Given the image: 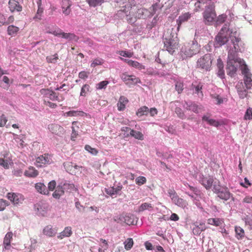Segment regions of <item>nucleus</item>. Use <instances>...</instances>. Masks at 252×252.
I'll use <instances>...</instances> for the list:
<instances>
[{
	"label": "nucleus",
	"mask_w": 252,
	"mask_h": 252,
	"mask_svg": "<svg viewBox=\"0 0 252 252\" xmlns=\"http://www.w3.org/2000/svg\"><path fill=\"white\" fill-rule=\"evenodd\" d=\"M236 61L240 64L242 73L244 76V81L245 86L247 89H250L252 86V74L250 72L249 69L243 59L239 58Z\"/></svg>",
	"instance_id": "nucleus-3"
},
{
	"label": "nucleus",
	"mask_w": 252,
	"mask_h": 252,
	"mask_svg": "<svg viewBox=\"0 0 252 252\" xmlns=\"http://www.w3.org/2000/svg\"><path fill=\"white\" fill-rule=\"evenodd\" d=\"M207 222L209 224L219 226L221 225L224 221L222 219L220 218H210L208 219Z\"/></svg>",
	"instance_id": "nucleus-28"
},
{
	"label": "nucleus",
	"mask_w": 252,
	"mask_h": 252,
	"mask_svg": "<svg viewBox=\"0 0 252 252\" xmlns=\"http://www.w3.org/2000/svg\"><path fill=\"white\" fill-rule=\"evenodd\" d=\"M213 58L210 54H206L198 59L197 66L199 67L208 70L212 65Z\"/></svg>",
	"instance_id": "nucleus-4"
},
{
	"label": "nucleus",
	"mask_w": 252,
	"mask_h": 252,
	"mask_svg": "<svg viewBox=\"0 0 252 252\" xmlns=\"http://www.w3.org/2000/svg\"><path fill=\"white\" fill-rule=\"evenodd\" d=\"M35 188L39 193L43 194H48V190L46 186L41 183H38L35 185Z\"/></svg>",
	"instance_id": "nucleus-30"
},
{
	"label": "nucleus",
	"mask_w": 252,
	"mask_h": 252,
	"mask_svg": "<svg viewBox=\"0 0 252 252\" xmlns=\"http://www.w3.org/2000/svg\"><path fill=\"white\" fill-rule=\"evenodd\" d=\"M84 112L82 111H69L66 113V114L68 116H75L77 115H82Z\"/></svg>",
	"instance_id": "nucleus-55"
},
{
	"label": "nucleus",
	"mask_w": 252,
	"mask_h": 252,
	"mask_svg": "<svg viewBox=\"0 0 252 252\" xmlns=\"http://www.w3.org/2000/svg\"><path fill=\"white\" fill-rule=\"evenodd\" d=\"M149 113V108L146 106H143L139 108L136 112V115L138 117H141L144 115L147 116Z\"/></svg>",
	"instance_id": "nucleus-33"
},
{
	"label": "nucleus",
	"mask_w": 252,
	"mask_h": 252,
	"mask_svg": "<svg viewBox=\"0 0 252 252\" xmlns=\"http://www.w3.org/2000/svg\"><path fill=\"white\" fill-rule=\"evenodd\" d=\"M202 120L206 122L208 125L215 127H218L220 125V123L219 121L211 118L210 114H209L204 115L202 117Z\"/></svg>",
	"instance_id": "nucleus-22"
},
{
	"label": "nucleus",
	"mask_w": 252,
	"mask_h": 252,
	"mask_svg": "<svg viewBox=\"0 0 252 252\" xmlns=\"http://www.w3.org/2000/svg\"><path fill=\"white\" fill-rule=\"evenodd\" d=\"M227 15L225 14L220 15L218 17H216V24L217 25H220L223 23L227 19Z\"/></svg>",
	"instance_id": "nucleus-40"
},
{
	"label": "nucleus",
	"mask_w": 252,
	"mask_h": 252,
	"mask_svg": "<svg viewBox=\"0 0 252 252\" xmlns=\"http://www.w3.org/2000/svg\"><path fill=\"white\" fill-rule=\"evenodd\" d=\"M119 55L123 57L130 58L133 54L126 51H121L119 52Z\"/></svg>",
	"instance_id": "nucleus-58"
},
{
	"label": "nucleus",
	"mask_w": 252,
	"mask_h": 252,
	"mask_svg": "<svg viewBox=\"0 0 252 252\" xmlns=\"http://www.w3.org/2000/svg\"><path fill=\"white\" fill-rule=\"evenodd\" d=\"M212 98L215 99L217 101L216 104L218 105L223 103V99L218 94H213L211 95Z\"/></svg>",
	"instance_id": "nucleus-50"
},
{
	"label": "nucleus",
	"mask_w": 252,
	"mask_h": 252,
	"mask_svg": "<svg viewBox=\"0 0 252 252\" xmlns=\"http://www.w3.org/2000/svg\"><path fill=\"white\" fill-rule=\"evenodd\" d=\"M172 200L176 205L181 207H185L188 205L187 202L183 199L179 198L178 195L173 197Z\"/></svg>",
	"instance_id": "nucleus-27"
},
{
	"label": "nucleus",
	"mask_w": 252,
	"mask_h": 252,
	"mask_svg": "<svg viewBox=\"0 0 252 252\" xmlns=\"http://www.w3.org/2000/svg\"><path fill=\"white\" fill-rule=\"evenodd\" d=\"M103 60L101 58L94 59L91 64V67H94L97 65H101L103 63Z\"/></svg>",
	"instance_id": "nucleus-49"
},
{
	"label": "nucleus",
	"mask_w": 252,
	"mask_h": 252,
	"mask_svg": "<svg viewBox=\"0 0 252 252\" xmlns=\"http://www.w3.org/2000/svg\"><path fill=\"white\" fill-rule=\"evenodd\" d=\"M147 182L146 178L144 176H139L135 179V183L139 186L145 184Z\"/></svg>",
	"instance_id": "nucleus-48"
},
{
	"label": "nucleus",
	"mask_w": 252,
	"mask_h": 252,
	"mask_svg": "<svg viewBox=\"0 0 252 252\" xmlns=\"http://www.w3.org/2000/svg\"><path fill=\"white\" fill-rule=\"evenodd\" d=\"M121 77L126 84H135L140 82L139 78L134 75H129L126 73H124L121 75Z\"/></svg>",
	"instance_id": "nucleus-11"
},
{
	"label": "nucleus",
	"mask_w": 252,
	"mask_h": 252,
	"mask_svg": "<svg viewBox=\"0 0 252 252\" xmlns=\"http://www.w3.org/2000/svg\"><path fill=\"white\" fill-rule=\"evenodd\" d=\"M235 231L236 233V237L237 239L240 240L244 237L245 231L241 227L237 226H235Z\"/></svg>",
	"instance_id": "nucleus-31"
},
{
	"label": "nucleus",
	"mask_w": 252,
	"mask_h": 252,
	"mask_svg": "<svg viewBox=\"0 0 252 252\" xmlns=\"http://www.w3.org/2000/svg\"><path fill=\"white\" fill-rule=\"evenodd\" d=\"M214 191L217 193L218 197L222 200H227L230 198L231 193L227 188H221L220 186H214Z\"/></svg>",
	"instance_id": "nucleus-8"
},
{
	"label": "nucleus",
	"mask_w": 252,
	"mask_h": 252,
	"mask_svg": "<svg viewBox=\"0 0 252 252\" xmlns=\"http://www.w3.org/2000/svg\"><path fill=\"white\" fill-rule=\"evenodd\" d=\"M58 231L57 227H53L51 225H48L45 226L43 230V234L48 237H54Z\"/></svg>",
	"instance_id": "nucleus-18"
},
{
	"label": "nucleus",
	"mask_w": 252,
	"mask_h": 252,
	"mask_svg": "<svg viewBox=\"0 0 252 252\" xmlns=\"http://www.w3.org/2000/svg\"><path fill=\"white\" fill-rule=\"evenodd\" d=\"M245 120H251L252 119V108L251 107L248 108L245 112L244 116Z\"/></svg>",
	"instance_id": "nucleus-45"
},
{
	"label": "nucleus",
	"mask_w": 252,
	"mask_h": 252,
	"mask_svg": "<svg viewBox=\"0 0 252 252\" xmlns=\"http://www.w3.org/2000/svg\"><path fill=\"white\" fill-rule=\"evenodd\" d=\"M200 46L196 42L192 41L182 46L181 54L183 59L191 57L194 55L199 53Z\"/></svg>",
	"instance_id": "nucleus-1"
},
{
	"label": "nucleus",
	"mask_w": 252,
	"mask_h": 252,
	"mask_svg": "<svg viewBox=\"0 0 252 252\" xmlns=\"http://www.w3.org/2000/svg\"><path fill=\"white\" fill-rule=\"evenodd\" d=\"M104 0H87V2L90 6L95 7L101 4Z\"/></svg>",
	"instance_id": "nucleus-46"
},
{
	"label": "nucleus",
	"mask_w": 252,
	"mask_h": 252,
	"mask_svg": "<svg viewBox=\"0 0 252 252\" xmlns=\"http://www.w3.org/2000/svg\"><path fill=\"white\" fill-rule=\"evenodd\" d=\"M128 100L124 96H121L117 103L118 110L119 111H123L126 108V106L127 104Z\"/></svg>",
	"instance_id": "nucleus-23"
},
{
	"label": "nucleus",
	"mask_w": 252,
	"mask_h": 252,
	"mask_svg": "<svg viewBox=\"0 0 252 252\" xmlns=\"http://www.w3.org/2000/svg\"><path fill=\"white\" fill-rule=\"evenodd\" d=\"M56 183L54 180L50 182L48 184V189L53 191L56 188Z\"/></svg>",
	"instance_id": "nucleus-64"
},
{
	"label": "nucleus",
	"mask_w": 252,
	"mask_h": 252,
	"mask_svg": "<svg viewBox=\"0 0 252 252\" xmlns=\"http://www.w3.org/2000/svg\"><path fill=\"white\" fill-rule=\"evenodd\" d=\"M19 31V28L14 25H10L7 27V33L11 36H15Z\"/></svg>",
	"instance_id": "nucleus-32"
},
{
	"label": "nucleus",
	"mask_w": 252,
	"mask_h": 252,
	"mask_svg": "<svg viewBox=\"0 0 252 252\" xmlns=\"http://www.w3.org/2000/svg\"><path fill=\"white\" fill-rule=\"evenodd\" d=\"M12 237V232H7L4 238L3 244H11Z\"/></svg>",
	"instance_id": "nucleus-43"
},
{
	"label": "nucleus",
	"mask_w": 252,
	"mask_h": 252,
	"mask_svg": "<svg viewBox=\"0 0 252 252\" xmlns=\"http://www.w3.org/2000/svg\"><path fill=\"white\" fill-rule=\"evenodd\" d=\"M109 82L108 81H103L99 83H98L96 85L97 89H102L103 88H105L106 86L108 84Z\"/></svg>",
	"instance_id": "nucleus-54"
},
{
	"label": "nucleus",
	"mask_w": 252,
	"mask_h": 252,
	"mask_svg": "<svg viewBox=\"0 0 252 252\" xmlns=\"http://www.w3.org/2000/svg\"><path fill=\"white\" fill-rule=\"evenodd\" d=\"M64 193V190L62 187L58 186L55 191L53 192V197L56 199H59Z\"/></svg>",
	"instance_id": "nucleus-34"
},
{
	"label": "nucleus",
	"mask_w": 252,
	"mask_h": 252,
	"mask_svg": "<svg viewBox=\"0 0 252 252\" xmlns=\"http://www.w3.org/2000/svg\"><path fill=\"white\" fill-rule=\"evenodd\" d=\"M164 47L170 54H173L178 47V42L177 40L165 38L163 39Z\"/></svg>",
	"instance_id": "nucleus-7"
},
{
	"label": "nucleus",
	"mask_w": 252,
	"mask_h": 252,
	"mask_svg": "<svg viewBox=\"0 0 252 252\" xmlns=\"http://www.w3.org/2000/svg\"><path fill=\"white\" fill-rule=\"evenodd\" d=\"M7 197L14 204L21 203L24 200V196L20 193L9 192L7 194Z\"/></svg>",
	"instance_id": "nucleus-13"
},
{
	"label": "nucleus",
	"mask_w": 252,
	"mask_h": 252,
	"mask_svg": "<svg viewBox=\"0 0 252 252\" xmlns=\"http://www.w3.org/2000/svg\"><path fill=\"white\" fill-rule=\"evenodd\" d=\"M203 85L201 83H198L197 85H195L194 83H192L191 85V89L195 90V93L196 94H201V96H203V93L202 92Z\"/></svg>",
	"instance_id": "nucleus-36"
},
{
	"label": "nucleus",
	"mask_w": 252,
	"mask_h": 252,
	"mask_svg": "<svg viewBox=\"0 0 252 252\" xmlns=\"http://www.w3.org/2000/svg\"><path fill=\"white\" fill-rule=\"evenodd\" d=\"M186 108L188 110L192 111L194 113H198V107L194 103L187 104Z\"/></svg>",
	"instance_id": "nucleus-41"
},
{
	"label": "nucleus",
	"mask_w": 252,
	"mask_h": 252,
	"mask_svg": "<svg viewBox=\"0 0 252 252\" xmlns=\"http://www.w3.org/2000/svg\"><path fill=\"white\" fill-rule=\"evenodd\" d=\"M124 222L127 225H133L134 224V216L132 215H125L124 217Z\"/></svg>",
	"instance_id": "nucleus-38"
},
{
	"label": "nucleus",
	"mask_w": 252,
	"mask_h": 252,
	"mask_svg": "<svg viewBox=\"0 0 252 252\" xmlns=\"http://www.w3.org/2000/svg\"><path fill=\"white\" fill-rule=\"evenodd\" d=\"M40 93L44 97L48 98L52 101H59L58 95L49 89H42L40 90Z\"/></svg>",
	"instance_id": "nucleus-10"
},
{
	"label": "nucleus",
	"mask_w": 252,
	"mask_h": 252,
	"mask_svg": "<svg viewBox=\"0 0 252 252\" xmlns=\"http://www.w3.org/2000/svg\"><path fill=\"white\" fill-rule=\"evenodd\" d=\"M8 7L12 13L16 11L21 12L22 10V6L16 0H9L8 1Z\"/></svg>",
	"instance_id": "nucleus-15"
},
{
	"label": "nucleus",
	"mask_w": 252,
	"mask_h": 252,
	"mask_svg": "<svg viewBox=\"0 0 252 252\" xmlns=\"http://www.w3.org/2000/svg\"><path fill=\"white\" fill-rule=\"evenodd\" d=\"M58 59V54H55L53 55L47 56L46 57V61L48 63H56Z\"/></svg>",
	"instance_id": "nucleus-42"
},
{
	"label": "nucleus",
	"mask_w": 252,
	"mask_h": 252,
	"mask_svg": "<svg viewBox=\"0 0 252 252\" xmlns=\"http://www.w3.org/2000/svg\"><path fill=\"white\" fill-rule=\"evenodd\" d=\"M8 205V202L3 199H0V211H3Z\"/></svg>",
	"instance_id": "nucleus-56"
},
{
	"label": "nucleus",
	"mask_w": 252,
	"mask_h": 252,
	"mask_svg": "<svg viewBox=\"0 0 252 252\" xmlns=\"http://www.w3.org/2000/svg\"><path fill=\"white\" fill-rule=\"evenodd\" d=\"M207 227L204 222H196L193 224L192 232L195 235H199L200 233L206 230Z\"/></svg>",
	"instance_id": "nucleus-14"
},
{
	"label": "nucleus",
	"mask_w": 252,
	"mask_h": 252,
	"mask_svg": "<svg viewBox=\"0 0 252 252\" xmlns=\"http://www.w3.org/2000/svg\"><path fill=\"white\" fill-rule=\"evenodd\" d=\"M215 6L208 7L203 12L204 21L205 24L211 25L215 21L216 18V13L215 10Z\"/></svg>",
	"instance_id": "nucleus-5"
},
{
	"label": "nucleus",
	"mask_w": 252,
	"mask_h": 252,
	"mask_svg": "<svg viewBox=\"0 0 252 252\" xmlns=\"http://www.w3.org/2000/svg\"><path fill=\"white\" fill-rule=\"evenodd\" d=\"M130 135L134 137L135 139L138 140H143V135L140 131H137L133 129L130 130Z\"/></svg>",
	"instance_id": "nucleus-37"
},
{
	"label": "nucleus",
	"mask_w": 252,
	"mask_h": 252,
	"mask_svg": "<svg viewBox=\"0 0 252 252\" xmlns=\"http://www.w3.org/2000/svg\"><path fill=\"white\" fill-rule=\"evenodd\" d=\"M90 86L89 85L85 84L82 87L80 95L81 96H86L87 92L89 91Z\"/></svg>",
	"instance_id": "nucleus-52"
},
{
	"label": "nucleus",
	"mask_w": 252,
	"mask_h": 252,
	"mask_svg": "<svg viewBox=\"0 0 252 252\" xmlns=\"http://www.w3.org/2000/svg\"><path fill=\"white\" fill-rule=\"evenodd\" d=\"M228 30L227 25L225 24L215 36L214 44L215 48L221 47L228 41Z\"/></svg>",
	"instance_id": "nucleus-2"
},
{
	"label": "nucleus",
	"mask_w": 252,
	"mask_h": 252,
	"mask_svg": "<svg viewBox=\"0 0 252 252\" xmlns=\"http://www.w3.org/2000/svg\"><path fill=\"white\" fill-rule=\"evenodd\" d=\"M48 129L52 133L56 135L61 134L63 131V128L62 126L55 124L49 125L48 126Z\"/></svg>",
	"instance_id": "nucleus-21"
},
{
	"label": "nucleus",
	"mask_w": 252,
	"mask_h": 252,
	"mask_svg": "<svg viewBox=\"0 0 252 252\" xmlns=\"http://www.w3.org/2000/svg\"><path fill=\"white\" fill-rule=\"evenodd\" d=\"M6 18L5 15L0 12V27L5 25Z\"/></svg>",
	"instance_id": "nucleus-62"
},
{
	"label": "nucleus",
	"mask_w": 252,
	"mask_h": 252,
	"mask_svg": "<svg viewBox=\"0 0 252 252\" xmlns=\"http://www.w3.org/2000/svg\"><path fill=\"white\" fill-rule=\"evenodd\" d=\"M125 248L127 250H130L133 246V241L132 238L127 239L124 242Z\"/></svg>",
	"instance_id": "nucleus-44"
},
{
	"label": "nucleus",
	"mask_w": 252,
	"mask_h": 252,
	"mask_svg": "<svg viewBox=\"0 0 252 252\" xmlns=\"http://www.w3.org/2000/svg\"><path fill=\"white\" fill-rule=\"evenodd\" d=\"M72 234L71 227L70 226L65 227L64 230L58 235V239H63L64 237H69Z\"/></svg>",
	"instance_id": "nucleus-24"
},
{
	"label": "nucleus",
	"mask_w": 252,
	"mask_h": 252,
	"mask_svg": "<svg viewBox=\"0 0 252 252\" xmlns=\"http://www.w3.org/2000/svg\"><path fill=\"white\" fill-rule=\"evenodd\" d=\"M121 60L124 61L125 63H127L129 66H132L139 70H142L145 69V66L139 63V62L131 60L125 59L122 58H120Z\"/></svg>",
	"instance_id": "nucleus-20"
},
{
	"label": "nucleus",
	"mask_w": 252,
	"mask_h": 252,
	"mask_svg": "<svg viewBox=\"0 0 252 252\" xmlns=\"http://www.w3.org/2000/svg\"><path fill=\"white\" fill-rule=\"evenodd\" d=\"M52 161L51 156L48 154H45L36 158L35 165L38 167H41L47 164H50Z\"/></svg>",
	"instance_id": "nucleus-9"
},
{
	"label": "nucleus",
	"mask_w": 252,
	"mask_h": 252,
	"mask_svg": "<svg viewBox=\"0 0 252 252\" xmlns=\"http://www.w3.org/2000/svg\"><path fill=\"white\" fill-rule=\"evenodd\" d=\"M122 189V186H117L116 188L110 187L105 189V191L107 194L113 197V195H116L118 192L121 190Z\"/></svg>",
	"instance_id": "nucleus-25"
},
{
	"label": "nucleus",
	"mask_w": 252,
	"mask_h": 252,
	"mask_svg": "<svg viewBox=\"0 0 252 252\" xmlns=\"http://www.w3.org/2000/svg\"><path fill=\"white\" fill-rule=\"evenodd\" d=\"M43 7L42 6L38 7V9L37 10L36 14L33 17L34 19H37L40 20L41 19L42 15L43 12Z\"/></svg>",
	"instance_id": "nucleus-47"
},
{
	"label": "nucleus",
	"mask_w": 252,
	"mask_h": 252,
	"mask_svg": "<svg viewBox=\"0 0 252 252\" xmlns=\"http://www.w3.org/2000/svg\"><path fill=\"white\" fill-rule=\"evenodd\" d=\"M153 207L152 204L149 203H142L140 206L138 207V212H143L146 210H151L153 209Z\"/></svg>",
	"instance_id": "nucleus-35"
},
{
	"label": "nucleus",
	"mask_w": 252,
	"mask_h": 252,
	"mask_svg": "<svg viewBox=\"0 0 252 252\" xmlns=\"http://www.w3.org/2000/svg\"><path fill=\"white\" fill-rule=\"evenodd\" d=\"M242 83L238 84L236 86L238 93L240 98L243 99L247 96V91L246 89H244Z\"/></svg>",
	"instance_id": "nucleus-29"
},
{
	"label": "nucleus",
	"mask_w": 252,
	"mask_h": 252,
	"mask_svg": "<svg viewBox=\"0 0 252 252\" xmlns=\"http://www.w3.org/2000/svg\"><path fill=\"white\" fill-rule=\"evenodd\" d=\"M229 61L227 63V67H226V72L227 74L231 77H233L236 74V71L237 70V67L234 65V63H238L237 62V59Z\"/></svg>",
	"instance_id": "nucleus-12"
},
{
	"label": "nucleus",
	"mask_w": 252,
	"mask_h": 252,
	"mask_svg": "<svg viewBox=\"0 0 252 252\" xmlns=\"http://www.w3.org/2000/svg\"><path fill=\"white\" fill-rule=\"evenodd\" d=\"M7 122V120L4 114L1 115L0 117V127H2L5 126Z\"/></svg>",
	"instance_id": "nucleus-59"
},
{
	"label": "nucleus",
	"mask_w": 252,
	"mask_h": 252,
	"mask_svg": "<svg viewBox=\"0 0 252 252\" xmlns=\"http://www.w3.org/2000/svg\"><path fill=\"white\" fill-rule=\"evenodd\" d=\"M85 149L86 151L94 155H96L98 153V151L96 149L92 148L90 145H86L85 147Z\"/></svg>",
	"instance_id": "nucleus-51"
},
{
	"label": "nucleus",
	"mask_w": 252,
	"mask_h": 252,
	"mask_svg": "<svg viewBox=\"0 0 252 252\" xmlns=\"http://www.w3.org/2000/svg\"><path fill=\"white\" fill-rule=\"evenodd\" d=\"M63 166L65 170L68 173L71 174H75L76 173V170H79L80 167L77 165L74 164L72 162H66L63 163Z\"/></svg>",
	"instance_id": "nucleus-16"
},
{
	"label": "nucleus",
	"mask_w": 252,
	"mask_h": 252,
	"mask_svg": "<svg viewBox=\"0 0 252 252\" xmlns=\"http://www.w3.org/2000/svg\"><path fill=\"white\" fill-rule=\"evenodd\" d=\"M213 179L210 177H203L200 180V183L206 189L211 188L213 183Z\"/></svg>",
	"instance_id": "nucleus-19"
},
{
	"label": "nucleus",
	"mask_w": 252,
	"mask_h": 252,
	"mask_svg": "<svg viewBox=\"0 0 252 252\" xmlns=\"http://www.w3.org/2000/svg\"><path fill=\"white\" fill-rule=\"evenodd\" d=\"M26 176L34 178L38 174V172L32 166H30L26 170L24 173Z\"/></svg>",
	"instance_id": "nucleus-26"
},
{
	"label": "nucleus",
	"mask_w": 252,
	"mask_h": 252,
	"mask_svg": "<svg viewBox=\"0 0 252 252\" xmlns=\"http://www.w3.org/2000/svg\"><path fill=\"white\" fill-rule=\"evenodd\" d=\"M232 43L234 45V48L235 49V51H238L239 49V46L238 45L239 42L240 41V38L236 36L232 37L231 38Z\"/></svg>",
	"instance_id": "nucleus-39"
},
{
	"label": "nucleus",
	"mask_w": 252,
	"mask_h": 252,
	"mask_svg": "<svg viewBox=\"0 0 252 252\" xmlns=\"http://www.w3.org/2000/svg\"><path fill=\"white\" fill-rule=\"evenodd\" d=\"M0 166H2L5 169H8L9 167L8 161L2 158H0Z\"/></svg>",
	"instance_id": "nucleus-57"
},
{
	"label": "nucleus",
	"mask_w": 252,
	"mask_h": 252,
	"mask_svg": "<svg viewBox=\"0 0 252 252\" xmlns=\"http://www.w3.org/2000/svg\"><path fill=\"white\" fill-rule=\"evenodd\" d=\"M127 21L129 23H134L136 21V18L134 15L130 14V12L129 15H126Z\"/></svg>",
	"instance_id": "nucleus-60"
},
{
	"label": "nucleus",
	"mask_w": 252,
	"mask_h": 252,
	"mask_svg": "<svg viewBox=\"0 0 252 252\" xmlns=\"http://www.w3.org/2000/svg\"><path fill=\"white\" fill-rule=\"evenodd\" d=\"M71 3L70 0H62V9H64L66 7H70Z\"/></svg>",
	"instance_id": "nucleus-61"
},
{
	"label": "nucleus",
	"mask_w": 252,
	"mask_h": 252,
	"mask_svg": "<svg viewBox=\"0 0 252 252\" xmlns=\"http://www.w3.org/2000/svg\"><path fill=\"white\" fill-rule=\"evenodd\" d=\"M47 33L52 34L56 36H61L62 38L66 39L69 41L74 40L75 41H77L79 39V37L74 33L64 32H63L61 30L54 31L52 32H48Z\"/></svg>",
	"instance_id": "nucleus-6"
},
{
	"label": "nucleus",
	"mask_w": 252,
	"mask_h": 252,
	"mask_svg": "<svg viewBox=\"0 0 252 252\" xmlns=\"http://www.w3.org/2000/svg\"><path fill=\"white\" fill-rule=\"evenodd\" d=\"M245 221L246 224L249 225L252 227V215L250 216H247L245 218Z\"/></svg>",
	"instance_id": "nucleus-63"
},
{
	"label": "nucleus",
	"mask_w": 252,
	"mask_h": 252,
	"mask_svg": "<svg viewBox=\"0 0 252 252\" xmlns=\"http://www.w3.org/2000/svg\"><path fill=\"white\" fill-rule=\"evenodd\" d=\"M175 88L176 91L178 92L179 94L181 93L184 89L183 83L181 82H177L176 83Z\"/></svg>",
	"instance_id": "nucleus-53"
},
{
	"label": "nucleus",
	"mask_w": 252,
	"mask_h": 252,
	"mask_svg": "<svg viewBox=\"0 0 252 252\" xmlns=\"http://www.w3.org/2000/svg\"><path fill=\"white\" fill-rule=\"evenodd\" d=\"M190 17L191 14L189 12L185 13L179 16L176 21L178 25L177 30L179 31L182 24L187 22L190 18Z\"/></svg>",
	"instance_id": "nucleus-17"
}]
</instances>
